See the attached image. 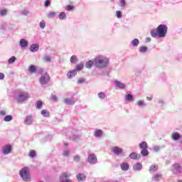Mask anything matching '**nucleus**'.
<instances>
[{
  "instance_id": "obj_31",
  "label": "nucleus",
  "mask_w": 182,
  "mask_h": 182,
  "mask_svg": "<svg viewBox=\"0 0 182 182\" xmlns=\"http://www.w3.org/2000/svg\"><path fill=\"white\" fill-rule=\"evenodd\" d=\"M77 60H78L77 57L76 55H73L70 58V61L71 63L76 64V63H77Z\"/></svg>"
},
{
  "instance_id": "obj_34",
  "label": "nucleus",
  "mask_w": 182,
  "mask_h": 182,
  "mask_svg": "<svg viewBox=\"0 0 182 182\" xmlns=\"http://www.w3.org/2000/svg\"><path fill=\"white\" fill-rule=\"evenodd\" d=\"M171 137H172L173 140L176 141V140H178V139H180V137H181V136H180V134L175 132V133L172 134Z\"/></svg>"
},
{
  "instance_id": "obj_57",
  "label": "nucleus",
  "mask_w": 182,
  "mask_h": 182,
  "mask_svg": "<svg viewBox=\"0 0 182 182\" xmlns=\"http://www.w3.org/2000/svg\"><path fill=\"white\" fill-rule=\"evenodd\" d=\"M5 79V74L0 73V80H4Z\"/></svg>"
},
{
  "instance_id": "obj_37",
  "label": "nucleus",
  "mask_w": 182,
  "mask_h": 182,
  "mask_svg": "<svg viewBox=\"0 0 182 182\" xmlns=\"http://www.w3.org/2000/svg\"><path fill=\"white\" fill-rule=\"evenodd\" d=\"M57 15H58V14H56V12L50 11V12L47 14V16H48V18H55V16H56Z\"/></svg>"
},
{
  "instance_id": "obj_18",
  "label": "nucleus",
  "mask_w": 182,
  "mask_h": 182,
  "mask_svg": "<svg viewBox=\"0 0 182 182\" xmlns=\"http://www.w3.org/2000/svg\"><path fill=\"white\" fill-rule=\"evenodd\" d=\"M95 66V58L93 60H88L85 63V68H87V69H92V66Z\"/></svg>"
},
{
  "instance_id": "obj_39",
  "label": "nucleus",
  "mask_w": 182,
  "mask_h": 182,
  "mask_svg": "<svg viewBox=\"0 0 182 182\" xmlns=\"http://www.w3.org/2000/svg\"><path fill=\"white\" fill-rule=\"evenodd\" d=\"M43 105V102L41 100L37 101L36 107V109H42V106Z\"/></svg>"
},
{
  "instance_id": "obj_28",
  "label": "nucleus",
  "mask_w": 182,
  "mask_h": 182,
  "mask_svg": "<svg viewBox=\"0 0 182 182\" xmlns=\"http://www.w3.org/2000/svg\"><path fill=\"white\" fill-rule=\"evenodd\" d=\"M119 6L122 8V9H126V0H120L119 2Z\"/></svg>"
},
{
  "instance_id": "obj_49",
  "label": "nucleus",
  "mask_w": 182,
  "mask_h": 182,
  "mask_svg": "<svg viewBox=\"0 0 182 182\" xmlns=\"http://www.w3.org/2000/svg\"><path fill=\"white\" fill-rule=\"evenodd\" d=\"M73 160L76 162V163H79L80 161V156L79 155H75L73 156Z\"/></svg>"
},
{
  "instance_id": "obj_27",
  "label": "nucleus",
  "mask_w": 182,
  "mask_h": 182,
  "mask_svg": "<svg viewBox=\"0 0 182 182\" xmlns=\"http://www.w3.org/2000/svg\"><path fill=\"white\" fill-rule=\"evenodd\" d=\"M69 73V78L72 79V77H75L77 75V71L76 70H73L70 71Z\"/></svg>"
},
{
  "instance_id": "obj_5",
  "label": "nucleus",
  "mask_w": 182,
  "mask_h": 182,
  "mask_svg": "<svg viewBox=\"0 0 182 182\" xmlns=\"http://www.w3.org/2000/svg\"><path fill=\"white\" fill-rule=\"evenodd\" d=\"M87 161L89 164H91V166H95V164L97 163V156L96 154L90 153L88 154Z\"/></svg>"
},
{
  "instance_id": "obj_44",
  "label": "nucleus",
  "mask_w": 182,
  "mask_h": 182,
  "mask_svg": "<svg viewBox=\"0 0 182 182\" xmlns=\"http://www.w3.org/2000/svg\"><path fill=\"white\" fill-rule=\"evenodd\" d=\"M141 156H144V157H146V156H149V150H147V149H142L141 151Z\"/></svg>"
},
{
  "instance_id": "obj_21",
  "label": "nucleus",
  "mask_w": 182,
  "mask_h": 182,
  "mask_svg": "<svg viewBox=\"0 0 182 182\" xmlns=\"http://www.w3.org/2000/svg\"><path fill=\"white\" fill-rule=\"evenodd\" d=\"M94 136L95 137H102L103 136V131L102 129H97L94 132Z\"/></svg>"
},
{
  "instance_id": "obj_20",
  "label": "nucleus",
  "mask_w": 182,
  "mask_h": 182,
  "mask_svg": "<svg viewBox=\"0 0 182 182\" xmlns=\"http://www.w3.org/2000/svg\"><path fill=\"white\" fill-rule=\"evenodd\" d=\"M159 170V166L156 164H153L149 167V173H155V171H157Z\"/></svg>"
},
{
  "instance_id": "obj_29",
  "label": "nucleus",
  "mask_w": 182,
  "mask_h": 182,
  "mask_svg": "<svg viewBox=\"0 0 182 182\" xmlns=\"http://www.w3.org/2000/svg\"><path fill=\"white\" fill-rule=\"evenodd\" d=\"M41 114L43 116V117H49V116H50V113L46 109H43L41 111Z\"/></svg>"
},
{
  "instance_id": "obj_6",
  "label": "nucleus",
  "mask_w": 182,
  "mask_h": 182,
  "mask_svg": "<svg viewBox=\"0 0 182 182\" xmlns=\"http://www.w3.org/2000/svg\"><path fill=\"white\" fill-rule=\"evenodd\" d=\"M50 80V77L49 76L48 73L43 74L39 79V82L42 85H47V83H49Z\"/></svg>"
},
{
  "instance_id": "obj_7",
  "label": "nucleus",
  "mask_w": 182,
  "mask_h": 182,
  "mask_svg": "<svg viewBox=\"0 0 182 182\" xmlns=\"http://www.w3.org/2000/svg\"><path fill=\"white\" fill-rule=\"evenodd\" d=\"M12 152V145L7 144L2 147L1 153L4 155L10 154Z\"/></svg>"
},
{
  "instance_id": "obj_25",
  "label": "nucleus",
  "mask_w": 182,
  "mask_h": 182,
  "mask_svg": "<svg viewBox=\"0 0 182 182\" xmlns=\"http://www.w3.org/2000/svg\"><path fill=\"white\" fill-rule=\"evenodd\" d=\"M139 147L141 149V150L147 149L149 146L147 145V142L142 141L141 144H139Z\"/></svg>"
},
{
  "instance_id": "obj_51",
  "label": "nucleus",
  "mask_w": 182,
  "mask_h": 182,
  "mask_svg": "<svg viewBox=\"0 0 182 182\" xmlns=\"http://www.w3.org/2000/svg\"><path fill=\"white\" fill-rule=\"evenodd\" d=\"M98 97L99 99H105L106 97V94L105 92H99Z\"/></svg>"
},
{
  "instance_id": "obj_3",
  "label": "nucleus",
  "mask_w": 182,
  "mask_h": 182,
  "mask_svg": "<svg viewBox=\"0 0 182 182\" xmlns=\"http://www.w3.org/2000/svg\"><path fill=\"white\" fill-rule=\"evenodd\" d=\"M29 97H31V95H29V93L22 90H18L16 92L15 100L17 102V103H20L21 105H23V103L28 102Z\"/></svg>"
},
{
  "instance_id": "obj_54",
  "label": "nucleus",
  "mask_w": 182,
  "mask_h": 182,
  "mask_svg": "<svg viewBox=\"0 0 182 182\" xmlns=\"http://www.w3.org/2000/svg\"><path fill=\"white\" fill-rule=\"evenodd\" d=\"M76 103V100L75 99H70L69 105H75Z\"/></svg>"
},
{
  "instance_id": "obj_22",
  "label": "nucleus",
  "mask_w": 182,
  "mask_h": 182,
  "mask_svg": "<svg viewBox=\"0 0 182 182\" xmlns=\"http://www.w3.org/2000/svg\"><path fill=\"white\" fill-rule=\"evenodd\" d=\"M129 168V164L124 162L121 164V169L122 170V171H127Z\"/></svg>"
},
{
  "instance_id": "obj_15",
  "label": "nucleus",
  "mask_w": 182,
  "mask_h": 182,
  "mask_svg": "<svg viewBox=\"0 0 182 182\" xmlns=\"http://www.w3.org/2000/svg\"><path fill=\"white\" fill-rule=\"evenodd\" d=\"M30 50L33 53H35V52H38V50H39V44L38 43L32 44L30 46Z\"/></svg>"
},
{
  "instance_id": "obj_62",
  "label": "nucleus",
  "mask_w": 182,
  "mask_h": 182,
  "mask_svg": "<svg viewBox=\"0 0 182 182\" xmlns=\"http://www.w3.org/2000/svg\"><path fill=\"white\" fill-rule=\"evenodd\" d=\"M146 42H151V38L147 37V38H146Z\"/></svg>"
},
{
  "instance_id": "obj_43",
  "label": "nucleus",
  "mask_w": 182,
  "mask_h": 182,
  "mask_svg": "<svg viewBox=\"0 0 182 182\" xmlns=\"http://www.w3.org/2000/svg\"><path fill=\"white\" fill-rule=\"evenodd\" d=\"M43 60H44V62H50L52 60V58H50V56L46 55L43 58Z\"/></svg>"
},
{
  "instance_id": "obj_19",
  "label": "nucleus",
  "mask_w": 182,
  "mask_h": 182,
  "mask_svg": "<svg viewBox=\"0 0 182 182\" xmlns=\"http://www.w3.org/2000/svg\"><path fill=\"white\" fill-rule=\"evenodd\" d=\"M141 168H143V165L140 163L136 164L133 166V170L134 171H140V170H141Z\"/></svg>"
},
{
  "instance_id": "obj_41",
  "label": "nucleus",
  "mask_w": 182,
  "mask_h": 182,
  "mask_svg": "<svg viewBox=\"0 0 182 182\" xmlns=\"http://www.w3.org/2000/svg\"><path fill=\"white\" fill-rule=\"evenodd\" d=\"M115 16H117L118 19H121V18H123V14H122V11H117L115 13Z\"/></svg>"
},
{
  "instance_id": "obj_40",
  "label": "nucleus",
  "mask_w": 182,
  "mask_h": 182,
  "mask_svg": "<svg viewBox=\"0 0 182 182\" xmlns=\"http://www.w3.org/2000/svg\"><path fill=\"white\" fill-rule=\"evenodd\" d=\"M136 105L137 106H139V107H142V106H146V103L144 102V100H138L136 102Z\"/></svg>"
},
{
  "instance_id": "obj_38",
  "label": "nucleus",
  "mask_w": 182,
  "mask_h": 182,
  "mask_svg": "<svg viewBox=\"0 0 182 182\" xmlns=\"http://www.w3.org/2000/svg\"><path fill=\"white\" fill-rule=\"evenodd\" d=\"M84 68L83 63H80L78 65H76V69L75 70H77V72H80V70H82Z\"/></svg>"
},
{
  "instance_id": "obj_32",
  "label": "nucleus",
  "mask_w": 182,
  "mask_h": 182,
  "mask_svg": "<svg viewBox=\"0 0 182 182\" xmlns=\"http://www.w3.org/2000/svg\"><path fill=\"white\" fill-rule=\"evenodd\" d=\"M14 120V117L12 115H6L4 118V122H12Z\"/></svg>"
},
{
  "instance_id": "obj_47",
  "label": "nucleus",
  "mask_w": 182,
  "mask_h": 182,
  "mask_svg": "<svg viewBox=\"0 0 182 182\" xmlns=\"http://www.w3.org/2000/svg\"><path fill=\"white\" fill-rule=\"evenodd\" d=\"M85 82H86V79L85 78H79L77 80V83L78 85H83V83H85Z\"/></svg>"
},
{
  "instance_id": "obj_26",
  "label": "nucleus",
  "mask_w": 182,
  "mask_h": 182,
  "mask_svg": "<svg viewBox=\"0 0 182 182\" xmlns=\"http://www.w3.org/2000/svg\"><path fill=\"white\" fill-rule=\"evenodd\" d=\"M28 72L30 73H35L36 72V66L35 65H31L28 68Z\"/></svg>"
},
{
  "instance_id": "obj_63",
  "label": "nucleus",
  "mask_w": 182,
  "mask_h": 182,
  "mask_svg": "<svg viewBox=\"0 0 182 182\" xmlns=\"http://www.w3.org/2000/svg\"><path fill=\"white\" fill-rule=\"evenodd\" d=\"M63 146H64L65 149H66L68 147V143H65L63 144Z\"/></svg>"
},
{
  "instance_id": "obj_56",
  "label": "nucleus",
  "mask_w": 182,
  "mask_h": 182,
  "mask_svg": "<svg viewBox=\"0 0 182 182\" xmlns=\"http://www.w3.org/2000/svg\"><path fill=\"white\" fill-rule=\"evenodd\" d=\"M69 11H75V6H73V4H70L69 5Z\"/></svg>"
},
{
  "instance_id": "obj_13",
  "label": "nucleus",
  "mask_w": 182,
  "mask_h": 182,
  "mask_svg": "<svg viewBox=\"0 0 182 182\" xmlns=\"http://www.w3.org/2000/svg\"><path fill=\"white\" fill-rule=\"evenodd\" d=\"M29 45V42L25 38H21L19 42V46L21 48V49H23L25 48H28V46Z\"/></svg>"
},
{
  "instance_id": "obj_52",
  "label": "nucleus",
  "mask_w": 182,
  "mask_h": 182,
  "mask_svg": "<svg viewBox=\"0 0 182 182\" xmlns=\"http://www.w3.org/2000/svg\"><path fill=\"white\" fill-rule=\"evenodd\" d=\"M161 149V147L159 146H154L153 147V151H155L156 153H157V151H160Z\"/></svg>"
},
{
  "instance_id": "obj_46",
  "label": "nucleus",
  "mask_w": 182,
  "mask_h": 182,
  "mask_svg": "<svg viewBox=\"0 0 182 182\" xmlns=\"http://www.w3.org/2000/svg\"><path fill=\"white\" fill-rule=\"evenodd\" d=\"M63 157H69V150L68 149H64L62 154Z\"/></svg>"
},
{
  "instance_id": "obj_23",
  "label": "nucleus",
  "mask_w": 182,
  "mask_h": 182,
  "mask_svg": "<svg viewBox=\"0 0 182 182\" xmlns=\"http://www.w3.org/2000/svg\"><path fill=\"white\" fill-rule=\"evenodd\" d=\"M140 43V41L137 38H134V40L132 41L131 45L134 48H137L139 46V44Z\"/></svg>"
},
{
  "instance_id": "obj_1",
  "label": "nucleus",
  "mask_w": 182,
  "mask_h": 182,
  "mask_svg": "<svg viewBox=\"0 0 182 182\" xmlns=\"http://www.w3.org/2000/svg\"><path fill=\"white\" fill-rule=\"evenodd\" d=\"M167 31H168V28L165 24H161L158 26L156 29H152L151 31V36L152 38H166V35H167Z\"/></svg>"
},
{
  "instance_id": "obj_10",
  "label": "nucleus",
  "mask_w": 182,
  "mask_h": 182,
  "mask_svg": "<svg viewBox=\"0 0 182 182\" xmlns=\"http://www.w3.org/2000/svg\"><path fill=\"white\" fill-rule=\"evenodd\" d=\"M60 182H69V172L63 173L59 178Z\"/></svg>"
},
{
  "instance_id": "obj_64",
  "label": "nucleus",
  "mask_w": 182,
  "mask_h": 182,
  "mask_svg": "<svg viewBox=\"0 0 182 182\" xmlns=\"http://www.w3.org/2000/svg\"><path fill=\"white\" fill-rule=\"evenodd\" d=\"M66 10H67V11H69V6H66Z\"/></svg>"
},
{
  "instance_id": "obj_33",
  "label": "nucleus",
  "mask_w": 182,
  "mask_h": 182,
  "mask_svg": "<svg viewBox=\"0 0 182 182\" xmlns=\"http://www.w3.org/2000/svg\"><path fill=\"white\" fill-rule=\"evenodd\" d=\"M8 15V10L6 9H0V16H6Z\"/></svg>"
},
{
  "instance_id": "obj_12",
  "label": "nucleus",
  "mask_w": 182,
  "mask_h": 182,
  "mask_svg": "<svg viewBox=\"0 0 182 182\" xmlns=\"http://www.w3.org/2000/svg\"><path fill=\"white\" fill-rule=\"evenodd\" d=\"M160 180H163V174L161 173H157L153 175L152 181L159 182Z\"/></svg>"
},
{
  "instance_id": "obj_55",
  "label": "nucleus",
  "mask_w": 182,
  "mask_h": 182,
  "mask_svg": "<svg viewBox=\"0 0 182 182\" xmlns=\"http://www.w3.org/2000/svg\"><path fill=\"white\" fill-rule=\"evenodd\" d=\"M51 99L53 102H58V97L56 95H52Z\"/></svg>"
},
{
  "instance_id": "obj_35",
  "label": "nucleus",
  "mask_w": 182,
  "mask_h": 182,
  "mask_svg": "<svg viewBox=\"0 0 182 182\" xmlns=\"http://www.w3.org/2000/svg\"><path fill=\"white\" fill-rule=\"evenodd\" d=\"M28 156L31 159H34V157H36V151H35V150H31L28 153Z\"/></svg>"
},
{
  "instance_id": "obj_50",
  "label": "nucleus",
  "mask_w": 182,
  "mask_h": 182,
  "mask_svg": "<svg viewBox=\"0 0 182 182\" xmlns=\"http://www.w3.org/2000/svg\"><path fill=\"white\" fill-rule=\"evenodd\" d=\"M21 15H23V16H27L28 14H29V11L26 9L21 10L20 11Z\"/></svg>"
},
{
  "instance_id": "obj_48",
  "label": "nucleus",
  "mask_w": 182,
  "mask_h": 182,
  "mask_svg": "<svg viewBox=\"0 0 182 182\" xmlns=\"http://www.w3.org/2000/svg\"><path fill=\"white\" fill-rule=\"evenodd\" d=\"M39 26L41 29H43L44 28H46V23H45V21H42L39 23Z\"/></svg>"
},
{
  "instance_id": "obj_36",
  "label": "nucleus",
  "mask_w": 182,
  "mask_h": 182,
  "mask_svg": "<svg viewBox=\"0 0 182 182\" xmlns=\"http://www.w3.org/2000/svg\"><path fill=\"white\" fill-rule=\"evenodd\" d=\"M16 60V57L12 56L8 60L9 65H12V63H15V61Z\"/></svg>"
},
{
  "instance_id": "obj_9",
  "label": "nucleus",
  "mask_w": 182,
  "mask_h": 182,
  "mask_svg": "<svg viewBox=\"0 0 182 182\" xmlns=\"http://www.w3.org/2000/svg\"><path fill=\"white\" fill-rule=\"evenodd\" d=\"M111 151L115 154V156H120L123 154V149L119 146H113L111 148Z\"/></svg>"
},
{
  "instance_id": "obj_17",
  "label": "nucleus",
  "mask_w": 182,
  "mask_h": 182,
  "mask_svg": "<svg viewBox=\"0 0 182 182\" xmlns=\"http://www.w3.org/2000/svg\"><path fill=\"white\" fill-rule=\"evenodd\" d=\"M129 157L132 159V160H139V159L141 158V155H138L137 153L136 152H132L129 154Z\"/></svg>"
},
{
  "instance_id": "obj_2",
  "label": "nucleus",
  "mask_w": 182,
  "mask_h": 182,
  "mask_svg": "<svg viewBox=\"0 0 182 182\" xmlns=\"http://www.w3.org/2000/svg\"><path fill=\"white\" fill-rule=\"evenodd\" d=\"M95 66L97 69H105L109 66V60L105 55H98L95 58Z\"/></svg>"
},
{
  "instance_id": "obj_60",
  "label": "nucleus",
  "mask_w": 182,
  "mask_h": 182,
  "mask_svg": "<svg viewBox=\"0 0 182 182\" xmlns=\"http://www.w3.org/2000/svg\"><path fill=\"white\" fill-rule=\"evenodd\" d=\"M64 103H65V105H69V98H65L64 100Z\"/></svg>"
},
{
  "instance_id": "obj_45",
  "label": "nucleus",
  "mask_w": 182,
  "mask_h": 182,
  "mask_svg": "<svg viewBox=\"0 0 182 182\" xmlns=\"http://www.w3.org/2000/svg\"><path fill=\"white\" fill-rule=\"evenodd\" d=\"M71 140H79L80 139V135L79 134H73L70 137Z\"/></svg>"
},
{
  "instance_id": "obj_14",
  "label": "nucleus",
  "mask_w": 182,
  "mask_h": 182,
  "mask_svg": "<svg viewBox=\"0 0 182 182\" xmlns=\"http://www.w3.org/2000/svg\"><path fill=\"white\" fill-rule=\"evenodd\" d=\"M115 87H118V89H122V90L126 89V84L119 81V80H115L114 82Z\"/></svg>"
},
{
  "instance_id": "obj_8",
  "label": "nucleus",
  "mask_w": 182,
  "mask_h": 182,
  "mask_svg": "<svg viewBox=\"0 0 182 182\" xmlns=\"http://www.w3.org/2000/svg\"><path fill=\"white\" fill-rule=\"evenodd\" d=\"M171 170L173 173V174H177V173H181L182 168L180 164H174Z\"/></svg>"
},
{
  "instance_id": "obj_16",
  "label": "nucleus",
  "mask_w": 182,
  "mask_h": 182,
  "mask_svg": "<svg viewBox=\"0 0 182 182\" xmlns=\"http://www.w3.org/2000/svg\"><path fill=\"white\" fill-rule=\"evenodd\" d=\"M77 181H85L86 180V175L85 173H80L77 176Z\"/></svg>"
},
{
  "instance_id": "obj_53",
  "label": "nucleus",
  "mask_w": 182,
  "mask_h": 182,
  "mask_svg": "<svg viewBox=\"0 0 182 182\" xmlns=\"http://www.w3.org/2000/svg\"><path fill=\"white\" fill-rule=\"evenodd\" d=\"M50 5V0H46L44 3V6L46 8H48V6H49Z\"/></svg>"
},
{
  "instance_id": "obj_59",
  "label": "nucleus",
  "mask_w": 182,
  "mask_h": 182,
  "mask_svg": "<svg viewBox=\"0 0 182 182\" xmlns=\"http://www.w3.org/2000/svg\"><path fill=\"white\" fill-rule=\"evenodd\" d=\"M6 114V112L4 110L0 111V115L1 116H5Z\"/></svg>"
},
{
  "instance_id": "obj_30",
  "label": "nucleus",
  "mask_w": 182,
  "mask_h": 182,
  "mask_svg": "<svg viewBox=\"0 0 182 182\" xmlns=\"http://www.w3.org/2000/svg\"><path fill=\"white\" fill-rule=\"evenodd\" d=\"M140 53H146V52H147V50H149V48H147L146 46H141L139 47V49Z\"/></svg>"
},
{
  "instance_id": "obj_58",
  "label": "nucleus",
  "mask_w": 182,
  "mask_h": 182,
  "mask_svg": "<svg viewBox=\"0 0 182 182\" xmlns=\"http://www.w3.org/2000/svg\"><path fill=\"white\" fill-rule=\"evenodd\" d=\"M158 103H159V105H161V106H163V105H164V101L163 100H159L158 101Z\"/></svg>"
},
{
  "instance_id": "obj_11",
  "label": "nucleus",
  "mask_w": 182,
  "mask_h": 182,
  "mask_svg": "<svg viewBox=\"0 0 182 182\" xmlns=\"http://www.w3.org/2000/svg\"><path fill=\"white\" fill-rule=\"evenodd\" d=\"M33 123V117L31 115H28L24 119V124L26 126H31Z\"/></svg>"
},
{
  "instance_id": "obj_24",
  "label": "nucleus",
  "mask_w": 182,
  "mask_h": 182,
  "mask_svg": "<svg viewBox=\"0 0 182 182\" xmlns=\"http://www.w3.org/2000/svg\"><path fill=\"white\" fill-rule=\"evenodd\" d=\"M134 98V97L132 94H127L125 95L124 97L126 102H132V100H133Z\"/></svg>"
},
{
  "instance_id": "obj_61",
  "label": "nucleus",
  "mask_w": 182,
  "mask_h": 182,
  "mask_svg": "<svg viewBox=\"0 0 182 182\" xmlns=\"http://www.w3.org/2000/svg\"><path fill=\"white\" fill-rule=\"evenodd\" d=\"M146 100H149V101L150 102V101L153 100V97H146Z\"/></svg>"
},
{
  "instance_id": "obj_4",
  "label": "nucleus",
  "mask_w": 182,
  "mask_h": 182,
  "mask_svg": "<svg viewBox=\"0 0 182 182\" xmlns=\"http://www.w3.org/2000/svg\"><path fill=\"white\" fill-rule=\"evenodd\" d=\"M20 177L23 181H31V173H29V168L24 167L19 171Z\"/></svg>"
},
{
  "instance_id": "obj_42",
  "label": "nucleus",
  "mask_w": 182,
  "mask_h": 182,
  "mask_svg": "<svg viewBox=\"0 0 182 182\" xmlns=\"http://www.w3.org/2000/svg\"><path fill=\"white\" fill-rule=\"evenodd\" d=\"M58 18L60 20H63V19H66V14L65 12H61L59 15H58Z\"/></svg>"
}]
</instances>
